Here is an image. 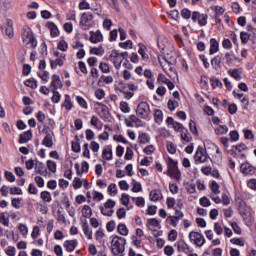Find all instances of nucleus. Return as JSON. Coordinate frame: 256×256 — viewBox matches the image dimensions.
Masks as SVG:
<instances>
[{
	"mask_svg": "<svg viewBox=\"0 0 256 256\" xmlns=\"http://www.w3.org/2000/svg\"><path fill=\"white\" fill-rule=\"evenodd\" d=\"M127 240L120 236H112L111 251L114 256H124Z\"/></svg>",
	"mask_w": 256,
	"mask_h": 256,
	"instance_id": "1",
	"label": "nucleus"
},
{
	"mask_svg": "<svg viewBox=\"0 0 256 256\" xmlns=\"http://www.w3.org/2000/svg\"><path fill=\"white\" fill-rule=\"evenodd\" d=\"M21 37L26 47H31L32 49L37 47V40L35 39V36H33V30H31L29 26L23 27Z\"/></svg>",
	"mask_w": 256,
	"mask_h": 256,
	"instance_id": "2",
	"label": "nucleus"
},
{
	"mask_svg": "<svg viewBox=\"0 0 256 256\" xmlns=\"http://www.w3.org/2000/svg\"><path fill=\"white\" fill-rule=\"evenodd\" d=\"M167 167V175H169V177L172 179H176V181H181V171L179 170V166H177V161L169 157L167 161Z\"/></svg>",
	"mask_w": 256,
	"mask_h": 256,
	"instance_id": "3",
	"label": "nucleus"
},
{
	"mask_svg": "<svg viewBox=\"0 0 256 256\" xmlns=\"http://www.w3.org/2000/svg\"><path fill=\"white\" fill-rule=\"evenodd\" d=\"M136 115L140 119L147 120L151 117V106L147 102H140L136 109Z\"/></svg>",
	"mask_w": 256,
	"mask_h": 256,
	"instance_id": "4",
	"label": "nucleus"
},
{
	"mask_svg": "<svg viewBox=\"0 0 256 256\" xmlns=\"http://www.w3.org/2000/svg\"><path fill=\"white\" fill-rule=\"evenodd\" d=\"M80 27L83 31H89L93 27V14L91 12H84L80 17Z\"/></svg>",
	"mask_w": 256,
	"mask_h": 256,
	"instance_id": "5",
	"label": "nucleus"
},
{
	"mask_svg": "<svg viewBox=\"0 0 256 256\" xmlns=\"http://www.w3.org/2000/svg\"><path fill=\"white\" fill-rule=\"evenodd\" d=\"M211 159L207 150L203 146H198L194 155V161L196 164L207 163Z\"/></svg>",
	"mask_w": 256,
	"mask_h": 256,
	"instance_id": "6",
	"label": "nucleus"
},
{
	"mask_svg": "<svg viewBox=\"0 0 256 256\" xmlns=\"http://www.w3.org/2000/svg\"><path fill=\"white\" fill-rule=\"evenodd\" d=\"M188 237L196 247H203L205 245V236L199 232L191 231Z\"/></svg>",
	"mask_w": 256,
	"mask_h": 256,
	"instance_id": "7",
	"label": "nucleus"
},
{
	"mask_svg": "<svg viewBox=\"0 0 256 256\" xmlns=\"http://www.w3.org/2000/svg\"><path fill=\"white\" fill-rule=\"evenodd\" d=\"M124 123L126 127H143V121L135 114H132L129 116V118H126Z\"/></svg>",
	"mask_w": 256,
	"mask_h": 256,
	"instance_id": "8",
	"label": "nucleus"
},
{
	"mask_svg": "<svg viewBox=\"0 0 256 256\" xmlns=\"http://www.w3.org/2000/svg\"><path fill=\"white\" fill-rule=\"evenodd\" d=\"M109 61L113 63L115 69H121V63H123V58L119 55V51L112 50L111 54L108 57Z\"/></svg>",
	"mask_w": 256,
	"mask_h": 256,
	"instance_id": "9",
	"label": "nucleus"
},
{
	"mask_svg": "<svg viewBox=\"0 0 256 256\" xmlns=\"http://www.w3.org/2000/svg\"><path fill=\"white\" fill-rule=\"evenodd\" d=\"M236 203L241 217H243V219L247 218V216L249 215V208L247 207V203L241 198H238L236 200Z\"/></svg>",
	"mask_w": 256,
	"mask_h": 256,
	"instance_id": "10",
	"label": "nucleus"
},
{
	"mask_svg": "<svg viewBox=\"0 0 256 256\" xmlns=\"http://www.w3.org/2000/svg\"><path fill=\"white\" fill-rule=\"evenodd\" d=\"M4 23L6 26H3V24H0V29L3 31L5 29V35L9 37L10 39L13 38V21L10 19L4 18Z\"/></svg>",
	"mask_w": 256,
	"mask_h": 256,
	"instance_id": "11",
	"label": "nucleus"
},
{
	"mask_svg": "<svg viewBox=\"0 0 256 256\" xmlns=\"http://www.w3.org/2000/svg\"><path fill=\"white\" fill-rule=\"evenodd\" d=\"M50 87L52 88V91H57L58 89L63 88V82H61V77H59V75L54 74L52 76Z\"/></svg>",
	"mask_w": 256,
	"mask_h": 256,
	"instance_id": "12",
	"label": "nucleus"
},
{
	"mask_svg": "<svg viewBox=\"0 0 256 256\" xmlns=\"http://www.w3.org/2000/svg\"><path fill=\"white\" fill-rule=\"evenodd\" d=\"M77 245H79V242L76 239L66 240L63 243V247L66 249L68 253H73L77 248Z\"/></svg>",
	"mask_w": 256,
	"mask_h": 256,
	"instance_id": "13",
	"label": "nucleus"
},
{
	"mask_svg": "<svg viewBox=\"0 0 256 256\" xmlns=\"http://www.w3.org/2000/svg\"><path fill=\"white\" fill-rule=\"evenodd\" d=\"M240 170L243 173V175H255V167H253L249 163H242L240 166Z\"/></svg>",
	"mask_w": 256,
	"mask_h": 256,
	"instance_id": "14",
	"label": "nucleus"
},
{
	"mask_svg": "<svg viewBox=\"0 0 256 256\" xmlns=\"http://www.w3.org/2000/svg\"><path fill=\"white\" fill-rule=\"evenodd\" d=\"M90 41L91 43H101L103 41V34L100 30H97L96 32L90 31Z\"/></svg>",
	"mask_w": 256,
	"mask_h": 256,
	"instance_id": "15",
	"label": "nucleus"
},
{
	"mask_svg": "<svg viewBox=\"0 0 256 256\" xmlns=\"http://www.w3.org/2000/svg\"><path fill=\"white\" fill-rule=\"evenodd\" d=\"M35 172L39 173V175H42L43 177H47V175H48L47 168L45 167V164H43V162H39L37 160L35 162Z\"/></svg>",
	"mask_w": 256,
	"mask_h": 256,
	"instance_id": "16",
	"label": "nucleus"
},
{
	"mask_svg": "<svg viewBox=\"0 0 256 256\" xmlns=\"http://www.w3.org/2000/svg\"><path fill=\"white\" fill-rule=\"evenodd\" d=\"M62 205L65 207L66 211L69 213L70 217H75V209L71 206V202L69 201V197H64L62 200Z\"/></svg>",
	"mask_w": 256,
	"mask_h": 256,
	"instance_id": "17",
	"label": "nucleus"
},
{
	"mask_svg": "<svg viewBox=\"0 0 256 256\" xmlns=\"http://www.w3.org/2000/svg\"><path fill=\"white\" fill-rule=\"evenodd\" d=\"M31 139H33V132L31 130H28L20 134L19 143H29Z\"/></svg>",
	"mask_w": 256,
	"mask_h": 256,
	"instance_id": "18",
	"label": "nucleus"
},
{
	"mask_svg": "<svg viewBox=\"0 0 256 256\" xmlns=\"http://www.w3.org/2000/svg\"><path fill=\"white\" fill-rule=\"evenodd\" d=\"M82 231L87 239H93V230H91V228L89 227V223L87 222V220L82 223Z\"/></svg>",
	"mask_w": 256,
	"mask_h": 256,
	"instance_id": "19",
	"label": "nucleus"
},
{
	"mask_svg": "<svg viewBox=\"0 0 256 256\" xmlns=\"http://www.w3.org/2000/svg\"><path fill=\"white\" fill-rule=\"evenodd\" d=\"M149 199L150 201H161L163 199V194L161 193V190L154 189L150 191L149 193Z\"/></svg>",
	"mask_w": 256,
	"mask_h": 256,
	"instance_id": "20",
	"label": "nucleus"
},
{
	"mask_svg": "<svg viewBox=\"0 0 256 256\" xmlns=\"http://www.w3.org/2000/svg\"><path fill=\"white\" fill-rule=\"evenodd\" d=\"M180 137L182 141H185L186 143H191L193 141V136H191V133H189V130L187 128H183L180 132Z\"/></svg>",
	"mask_w": 256,
	"mask_h": 256,
	"instance_id": "21",
	"label": "nucleus"
},
{
	"mask_svg": "<svg viewBox=\"0 0 256 256\" xmlns=\"http://www.w3.org/2000/svg\"><path fill=\"white\" fill-rule=\"evenodd\" d=\"M219 51V42L217 39L212 38L210 40V49H209V55H215Z\"/></svg>",
	"mask_w": 256,
	"mask_h": 256,
	"instance_id": "22",
	"label": "nucleus"
},
{
	"mask_svg": "<svg viewBox=\"0 0 256 256\" xmlns=\"http://www.w3.org/2000/svg\"><path fill=\"white\" fill-rule=\"evenodd\" d=\"M139 50L138 53L141 55V58L143 61H149V55L145 52L147 51V46H145L143 43L138 44Z\"/></svg>",
	"mask_w": 256,
	"mask_h": 256,
	"instance_id": "23",
	"label": "nucleus"
},
{
	"mask_svg": "<svg viewBox=\"0 0 256 256\" xmlns=\"http://www.w3.org/2000/svg\"><path fill=\"white\" fill-rule=\"evenodd\" d=\"M47 27L50 30L51 37H58L59 36V28L53 22H48Z\"/></svg>",
	"mask_w": 256,
	"mask_h": 256,
	"instance_id": "24",
	"label": "nucleus"
},
{
	"mask_svg": "<svg viewBox=\"0 0 256 256\" xmlns=\"http://www.w3.org/2000/svg\"><path fill=\"white\" fill-rule=\"evenodd\" d=\"M62 107H65L66 111H71L73 109V101H71V96L68 94L64 95V103Z\"/></svg>",
	"mask_w": 256,
	"mask_h": 256,
	"instance_id": "25",
	"label": "nucleus"
},
{
	"mask_svg": "<svg viewBox=\"0 0 256 256\" xmlns=\"http://www.w3.org/2000/svg\"><path fill=\"white\" fill-rule=\"evenodd\" d=\"M178 250L183 251L186 255H189L190 253H193V250L191 247H189V244L185 241L181 243V245H178Z\"/></svg>",
	"mask_w": 256,
	"mask_h": 256,
	"instance_id": "26",
	"label": "nucleus"
},
{
	"mask_svg": "<svg viewBox=\"0 0 256 256\" xmlns=\"http://www.w3.org/2000/svg\"><path fill=\"white\" fill-rule=\"evenodd\" d=\"M42 145H44V147H53V135L51 134H46V136L44 137L43 141H42Z\"/></svg>",
	"mask_w": 256,
	"mask_h": 256,
	"instance_id": "27",
	"label": "nucleus"
},
{
	"mask_svg": "<svg viewBox=\"0 0 256 256\" xmlns=\"http://www.w3.org/2000/svg\"><path fill=\"white\" fill-rule=\"evenodd\" d=\"M40 199H42L44 203H51V201H53V198L51 197V192L49 191H42L40 193Z\"/></svg>",
	"mask_w": 256,
	"mask_h": 256,
	"instance_id": "28",
	"label": "nucleus"
},
{
	"mask_svg": "<svg viewBox=\"0 0 256 256\" xmlns=\"http://www.w3.org/2000/svg\"><path fill=\"white\" fill-rule=\"evenodd\" d=\"M154 121L158 125H161V123H163V111H161L159 109H156L154 111Z\"/></svg>",
	"mask_w": 256,
	"mask_h": 256,
	"instance_id": "29",
	"label": "nucleus"
},
{
	"mask_svg": "<svg viewBox=\"0 0 256 256\" xmlns=\"http://www.w3.org/2000/svg\"><path fill=\"white\" fill-rule=\"evenodd\" d=\"M102 158L106 161H111L113 159V150L111 148H105L102 151Z\"/></svg>",
	"mask_w": 256,
	"mask_h": 256,
	"instance_id": "30",
	"label": "nucleus"
},
{
	"mask_svg": "<svg viewBox=\"0 0 256 256\" xmlns=\"http://www.w3.org/2000/svg\"><path fill=\"white\" fill-rule=\"evenodd\" d=\"M214 132L216 135H226V133H229V127L227 125H219Z\"/></svg>",
	"mask_w": 256,
	"mask_h": 256,
	"instance_id": "31",
	"label": "nucleus"
},
{
	"mask_svg": "<svg viewBox=\"0 0 256 256\" xmlns=\"http://www.w3.org/2000/svg\"><path fill=\"white\" fill-rule=\"evenodd\" d=\"M82 215L85 217V219H89L93 215V210L91 209V206L84 205L82 208Z\"/></svg>",
	"mask_w": 256,
	"mask_h": 256,
	"instance_id": "32",
	"label": "nucleus"
},
{
	"mask_svg": "<svg viewBox=\"0 0 256 256\" xmlns=\"http://www.w3.org/2000/svg\"><path fill=\"white\" fill-rule=\"evenodd\" d=\"M65 61L61 58H57L56 60H50L51 69H57V65L59 67H63Z\"/></svg>",
	"mask_w": 256,
	"mask_h": 256,
	"instance_id": "33",
	"label": "nucleus"
},
{
	"mask_svg": "<svg viewBox=\"0 0 256 256\" xmlns=\"http://www.w3.org/2000/svg\"><path fill=\"white\" fill-rule=\"evenodd\" d=\"M229 75L235 79V81H241L243 77L241 76V72H239V69H233L228 71Z\"/></svg>",
	"mask_w": 256,
	"mask_h": 256,
	"instance_id": "34",
	"label": "nucleus"
},
{
	"mask_svg": "<svg viewBox=\"0 0 256 256\" xmlns=\"http://www.w3.org/2000/svg\"><path fill=\"white\" fill-rule=\"evenodd\" d=\"M138 141L142 145H145V144L149 143V141H151V139L149 138V134L148 133H141L138 136Z\"/></svg>",
	"mask_w": 256,
	"mask_h": 256,
	"instance_id": "35",
	"label": "nucleus"
},
{
	"mask_svg": "<svg viewBox=\"0 0 256 256\" xmlns=\"http://www.w3.org/2000/svg\"><path fill=\"white\" fill-rule=\"evenodd\" d=\"M11 7V0H0V15Z\"/></svg>",
	"mask_w": 256,
	"mask_h": 256,
	"instance_id": "36",
	"label": "nucleus"
},
{
	"mask_svg": "<svg viewBox=\"0 0 256 256\" xmlns=\"http://www.w3.org/2000/svg\"><path fill=\"white\" fill-rule=\"evenodd\" d=\"M117 231L120 235H123L126 237V235H129V229H127V225L121 223L118 225Z\"/></svg>",
	"mask_w": 256,
	"mask_h": 256,
	"instance_id": "37",
	"label": "nucleus"
},
{
	"mask_svg": "<svg viewBox=\"0 0 256 256\" xmlns=\"http://www.w3.org/2000/svg\"><path fill=\"white\" fill-rule=\"evenodd\" d=\"M211 65L214 69H217V67H221V55H216L211 60Z\"/></svg>",
	"mask_w": 256,
	"mask_h": 256,
	"instance_id": "38",
	"label": "nucleus"
},
{
	"mask_svg": "<svg viewBox=\"0 0 256 256\" xmlns=\"http://www.w3.org/2000/svg\"><path fill=\"white\" fill-rule=\"evenodd\" d=\"M100 211L105 217H113V213H115L113 209L105 208L103 206H100Z\"/></svg>",
	"mask_w": 256,
	"mask_h": 256,
	"instance_id": "39",
	"label": "nucleus"
},
{
	"mask_svg": "<svg viewBox=\"0 0 256 256\" xmlns=\"http://www.w3.org/2000/svg\"><path fill=\"white\" fill-rule=\"evenodd\" d=\"M76 101H77L78 105H80V107H82V109H89V105L87 104V101L85 100V98H83L81 96H76Z\"/></svg>",
	"mask_w": 256,
	"mask_h": 256,
	"instance_id": "40",
	"label": "nucleus"
},
{
	"mask_svg": "<svg viewBox=\"0 0 256 256\" xmlns=\"http://www.w3.org/2000/svg\"><path fill=\"white\" fill-rule=\"evenodd\" d=\"M132 201L137 207H145V198L143 197H133Z\"/></svg>",
	"mask_w": 256,
	"mask_h": 256,
	"instance_id": "41",
	"label": "nucleus"
},
{
	"mask_svg": "<svg viewBox=\"0 0 256 256\" xmlns=\"http://www.w3.org/2000/svg\"><path fill=\"white\" fill-rule=\"evenodd\" d=\"M251 35H249V33L242 31L240 33V39H241V43L243 45H247V43H249V39H250Z\"/></svg>",
	"mask_w": 256,
	"mask_h": 256,
	"instance_id": "42",
	"label": "nucleus"
},
{
	"mask_svg": "<svg viewBox=\"0 0 256 256\" xmlns=\"http://www.w3.org/2000/svg\"><path fill=\"white\" fill-rule=\"evenodd\" d=\"M210 189L212 193H214V195H219V193H221V191L219 190V184L215 180L211 182Z\"/></svg>",
	"mask_w": 256,
	"mask_h": 256,
	"instance_id": "43",
	"label": "nucleus"
},
{
	"mask_svg": "<svg viewBox=\"0 0 256 256\" xmlns=\"http://www.w3.org/2000/svg\"><path fill=\"white\" fill-rule=\"evenodd\" d=\"M189 129L191 133H193V135L199 136V130H197V124L195 123V121L190 120Z\"/></svg>",
	"mask_w": 256,
	"mask_h": 256,
	"instance_id": "44",
	"label": "nucleus"
},
{
	"mask_svg": "<svg viewBox=\"0 0 256 256\" xmlns=\"http://www.w3.org/2000/svg\"><path fill=\"white\" fill-rule=\"evenodd\" d=\"M132 192L133 193H139L142 191L143 187L141 186L140 182H137L135 180H132Z\"/></svg>",
	"mask_w": 256,
	"mask_h": 256,
	"instance_id": "45",
	"label": "nucleus"
},
{
	"mask_svg": "<svg viewBox=\"0 0 256 256\" xmlns=\"http://www.w3.org/2000/svg\"><path fill=\"white\" fill-rule=\"evenodd\" d=\"M47 168L51 173H57V163H55L53 160L47 161Z\"/></svg>",
	"mask_w": 256,
	"mask_h": 256,
	"instance_id": "46",
	"label": "nucleus"
},
{
	"mask_svg": "<svg viewBox=\"0 0 256 256\" xmlns=\"http://www.w3.org/2000/svg\"><path fill=\"white\" fill-rule=\"evenodd\" d=\"M52 94H53L51 97L52 103H59L61 101V94H59V91L52 90Z\"/></svg>",
	"mask_w": 256,
	"mask_h": 256,
	"instance_id": "47",
	"label": "nucleus"
},
{
	"mask_svg": "<svg viewBox=\"0 0 256 256\" xmlns=\"http://www.w3.org/2000/svg\"><path fill=\"white\" fill-rule=\"evenodd\" d=\"M120 110L122 113H131V107H129V103L125 101L120 102Z\"/></svg>",
	"mask_w": 256,
	"mask_h": 256,
	"instance_id": "48",
	"label": "nucleus"
},
{
	"mask_svg": "<svg viewBox=\"0 0 256 256\" xmlns=\"http://www.w3.org/2000/svg\"><path fill=\"white\" fill-rule=\"evenodd\" d=\"M166 145L168 153H170L171 155H175V153H177V147L175 146V144H173V142H167Z\"/></svg>",
	"mask_w": 256,
	"mask_h": 256,
	"instance_id": "49",
	"label": "nucleus"
},
{
	"mask_svg": "<svg viewBox=\"0 0 256 256\" xmlns=\"http://www.w3.org/2000/svg\"><path fill=\"white\" fill-rule=\"evenodd\" d=\"M21 201H23V198H13L11 201L12 207L15 209H21Z\"/></svg>",
	"mask_w": 256,
	"mask_h": 256,
	"instance_id": "50",
	"label": "nucleus"
},
{
	"mask_svg": "<svg viewBox=\"0 0 256 256\" xmlns=\"http://www.w3.org/2000/svg\"><path fill=\"white\" fill-rule=\"evenodd\" d=\"M99 69L102 71V73H111V69L109 68V64H107L105 62L100 63Z\"/></svg>",
	"mask_w": 256,
	"mask_h": 256,
	"instance_id": "51",
	"label": "nucleus"
},
{
	"mask_svg": "<svg viewBox=\"0 0 256 256\" xmlns=\"http://www.w3.org/2000/svg\"><path fill=\"white\" fill-rule=\"evenodd\" d=\"M26 87H30L31 89H37V80L28 79L25 82Z\"/></svg>",
	"mask_w": 256,
	"mask_h": 256,
	"instance_id": "52",
	"label": "nucleus"
},
{
	"mask_svg": "<svg viewBox=\"0 0 256 256\" xmlns=\"http://www.w3.org/2000/svg\"><path fill=\"white\" fill-rule=\"evenodd\" d=\"M214 232L216 235H223V226H221V223H214Z\"/></svg>",
	"mask_w": 256,
	"mask_h": 256,
	"instance_id": "53",
	"label": "nucleus"
},
{
	"mask_svg": "<svg viewBox=\"0 0 256 256\" xmlns=\"http://www.w3.org/2000/svg\"><path fill=\"white\" fill-rule=\"evenodd\" d=\"M18 230L20 231V234L23 237H27V234L29 233V230L27 229V225L20 224L19 227H18Z\"/></svg>",
	"mask_w": 256,
	"mask_h": 256,
	"instance_id": "54",
	"label": "nucleus"
},
{
	"mask_svg": "<svg viewBox=\"0 0 256 256\" xmlns=\"http://www.w3.org/2000/svg\"><path fill=\"white\" fill-rule=\"evenodd\" d=\"M200 205L202 207H211V201L206 196L200 198Z\"/></svg>",
	"mask_w": 256,
	"mask_h": 256,
	"instance_id": "55",
	"label": "nucleus"
},
{
	"mask_svg": "<svg viewBox=\"0 0 256 256\" xmlns=\"http://www.w3.org/2000/svg\"><path fill=\"white\" fill-rule=\"evenodd\" d=\"M108 193L109 195H117V184L111 183L108 186Z\"/></svg>",
	"mask_w": 256,
	"mask_h": 256,
	"instance_id": "56",
	"label": "nucleus"
},
{
	"mask_svg": "<svg viewBox=\"0 0 256 256\" xmlns=\"http://www.w3.org/2000/svg\"><path fill=\"white\" fill-rule=\"evenodd\" d=\"M58 49L60 51H67V49H69V44H67V42L65 40H61L59 43H58Z\"/></svg>",
	"mask_w": 256,
	"mask_h": 256,
	"instance_id": "57",
	"label": "nucleus"
},
{
	"mask_svg": "<svg viewBox=\"0 0 256 256\" xmlns=\"http://www.w3.org/2000/svg\"><path fill=\"white\" fill-rule=\"evenodd\" d=\"M222 47L223 49H233V43H231L230 39L225 38L222 41Z\"/></svg>",
	"mask_w": 256,
	"mask_h": 256,
	"instance_id": "58",
	"label": "nucleus"
},
{
	"mask_svg": "<svg viewBox=\"0 0 256 256\" xmlns=\"http://www.w3.org/2000/svg\"><path fill=\"white\" fill-rule=\"evenodd\" d=\"M92 197H93L94 201H103V199H104L103 193L98 192V191H94L92 193Z\"/></svg>",
	"mask_w": 256,
	"mask_h": 256,
	"instance_id": "59",
	"label": "nucleus"
},
{
	"mask_svg": "<svg viewBox=\"0 0 256 256\" xmlns=\"http://www.w3.org/2000/svg\"><path fill=\"white\" fill-rule=\"evenodd\" d=\"M247 187H248V189H251L252 191H256V179L252 178V179L248 180Z\"/></svg>",
	"mask_w": 256,
	"mask_h": 256,
	"instance_id": "60",
	"label": "nucleus"
},
{
	"mask_svg": "<svg viewBox=\"0 0 256 256\" xmlns=\"http://www.w3.org/2000/svg\"><path fill=\"white\" fill-rule=\"evenodd\" d=\"M221 203L225 206L231 204V200L229 199V196L226 193L222 194V198L220 199Z\"/></svg>",
	"mask_w": 256,
	"mask_h": 256,
	"instance_id": "61",
	"label": "nucleus"
},
{
	"mask_svg": "<svg viewBox=\"0 0 256 256\" xmlns=\"http://www.w3.org/2000/svg\"><path fill=\"white\" fill-rule=\"evenodd\" d=\"M164 253H165V255H167V256H172V255L175 254V248H173V246H166V247L164 248Z\"/></svg>",
	"mask_w": 256,
	"mask_h": 256,
	"instance_id": "62",
	"label": "nucleus"
},
{
	"mask_svg": "<svg viewBox=\"0 0 256 256\" xmlns=\"http://www.w3.org/2000/svg\"><path fill=\"white\" fill-rule=\"evenodd\" d=\"M198 25H200V27H205V25H207V14H202V16H200Z\"/></svg>",
	"mask_w": 256,
	"mask_h": 256,
	"instance_id": "63",
	"label": "nucleus"
},
{
	"mask_svg": "<svg viewBox=\"0 0 256 256\" xmlns=\"http://www.w3.org/2000/svg\"><path fill=\"white\" fill-rule=\"evenodd\" d=\"M6 255L8 256H15L16 255V249L13 246H9L5 250Z\"/></svg>",
	"mask_w": 256,
	"mask_h": 256,
	"instance_id": "64",
	"label": "nucleus"
}]
</instances>
